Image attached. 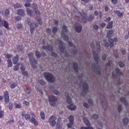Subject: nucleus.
I'll list each match as a JSON object with an SVG mask.
<instances>
[{
  "label": "nucleus",
  "mask_w": 129,
  "mask_h": 129,
  "mask_svg": "<svg viewBox=\"0 0 129 129\" xmlns=\"http://www.w3.org/2000/svg\"><path fill=\"white\" fill-rule=\"evenodd\" d=\"M76 17L79 22H82V23H86L87 21L91 22L94 19V16L93 15H90L87 19V15L84 12L82 13L79 12V15H76Z\"/></svg>",
  "instance_id": "f257e3e1"
},
{
  "label": "nucleus",
  "mask_w": 129,
  "mask_h": 129,
  "mask_svg": "<svg viewBox=\"0 0 129 129\" xmlns=\"http://www.w3.org/2000/svg\"><path fill=\"white\" fill-rule=\"evenodd\" d=\"M93 55L96 63H93L92 66L95 70L97 71V74H98V75H100V74H101V72L100 71V66H99V64H98V60L99 58L98 57V55H97V53H96L95 51H93Z\"/></svg>",
  "instance_id": "f03ea898"
},
{
  "label": "nucleus",
  "mask_w": 129,
  "mask_h": 129,
  "mask_svg": "<svg viewBox=\"0 0 129 129\" xmlns=\"http://www.w3.org/2000/svg\"><path fill=\"white\" fill-rule=\"evenodd\" d=\"M65 96L67 98V104L70 105L68 106V108L70 109V110H75L76 106L72 103V99L69 97V93L66 92Z\"/></svg>",
  "instance_id": "7ed1b4c3"
},
{
  "label": "nucleus",
  "mask_w": 129,
  "mask_h": 129,
  "mask_svg": "<svg viewBox=\"0 0 129 129\" xmlns=\"http://www.w3.org/2000/svg\"><path fill=\"white\" fill-rule=\"evenodd\" d=\"M113 34V30H110L107 32L106 37L108 38L109 43H110V47L112 48L113 47V42H117V38L115 37L112 39L111 38V35Z\"/></svg>",
  "instance_id": "20e7f679"
},
{
  "label": "nucleus",
  "mask_w": 129,
  "mask_h": 129,
  "mask_svg": "<svg viewBox=\"0 0 129 129\" xmlns=\"http://www.w3.org/2000/svg\"><path fill=\"white\" fill-rule=\"evenodd\" d=\"M28 57L29 58V60L30 61V64L31 65V67L33 68V69H35L36 68V64L38 63V60L36 59L35 57H34V54L32 52H30L28 54Z\"/></svg>",
  "instance_id": "39448f33"
},
{
  "label": "nucleus",
  "mask_w": 129,
  "mask_h": 129,
  "mask_svg": "<svg viewBox=\"0 0 129 129\" xmlns=\"http://www.w3.org/2000/svg\"><path fill=\"white\" fill-rule=\"evenodd\" d=\"M43 76L46 79V80L48 81V82H50V83H52L56 81V78H55V77H54V75H52V74L50 73H47V72L44 73Z\"/></svg>",
  "instance_id": "423d86ee"
},
{
  "label": "nucleus",
  "mask_w": 129,
  "mask_h": 129,
  "mask_svg": "<svg viewBox=\"0 0 129 129\" xmlns=\"http://www.w3.org/2000/svg\"><path fill=\"white\" fill-rule=\"evenodd\" d=\"M62 30L61 33V37H63L64 41L68 42L69 40V37L68 35H66L65 33H68V29H67V26L66 25H63L62 27Z\"/></svg>",
  "instance_id": "0eeeda50"
},
{
  "label": "nucleus",
  "mask_w": 129,
  "mask_h": 129,
  "mask_svg": "<svg viewBox=\"0 0 129 129\" xmlns=\"http://www.w3.org/2000/svg\"><path fill=\"white\" fill-rule=\"evenodd\" d=\"M89 89V87L88 86V84L86 82H84L83 84V91L81 92V95L84 96L87 94L88 90Z\"/></svg>",
  "instance_id": "6e6552de"
},
{
  "label": "nucleus",
  "mask_w": 129,
  "mask_h": 129,
  "mask_svg": "<svg viewBox=\"0 0 129 129\" xmlns=\"http://www.w3.org/2000/svg\"><path fill=\"white\" fill-rule=\"evenodd\" d=\"M48 99L50 101L49 104L51 106H55V105H56V102L57 100H58L57 97L54 96H50L48 97Z\"/></svg>",
  "instance_id": "1a4fd4ad"
},
{
  "label": "nucleus",
  "mask_w": 129,
  "mask_h": 129,
  "mask_svg": "<svg viewBox=\"0 0 129 129\" xmlns=\"http://www.w3.org/2000/svg\"><path fill=\"white\" fill-rule=\"evenodd\" d=\"M56 119L57 118L54 116H51L49 118L48 122L51 126H54V125H56V123H57V122L56 121Z\"/></svg>",
  "instance_id": "9d476101"
},
{
  "label": "nucleus",
  "mask_w": 129,
  "mask_h": 129,
  "mask_svg": "<svg viewBox=\"0 0 129 129\" xmlns=\"http://www.w3.org/2000/svg\"><path fill=\"white\" fill-rule=\"evenodd\" d=\"M0 26L5 27L6 30H10V27H9V23L6 21H4L0 19Z\"/></svg>",
  "instance_id": "9b49d317"
},
{
  "label": "nucleus",
  "mask_w": 129,
  "mask_h": 129,
  "mask_svg": "<svg viewBox=\"0 0 129 129\" xmlns=\"http://www.w3.org/2000/svg\"><path fill=\"white\" fill-rule=\"evenodd\" d=\"M27 22L28 26L30 27V33L33 34L35 32V26L33 25V24L31 22V19L30 18H27Z\"/></svg>",
  "instance_id": "f8f14e48"
},
{
  "label": "nucleus",
  "mask_w": 129,
  "mask_h": 129,
  "mask_svg": "<svg viewBox=\"0 0 129 129\" xmlns=\"http://www.w3.org/2000/svg\"><path fill=\"white\" fill-rule=\"evenodd\" d=\"M5 102L6 104L10 103V96L9 95V92L6 91L4 93Z\"/></svg>",
  "instance_id": "ddd939ff"
},
{
  "label": "nucleus",
  "mask_w": 129,
  "mask_h": 129,
  "mask_svg": "<svg viewBox=\"0 0 129 129\" xmlns=\"http://www.w3.org/2000/svg\"><path fill=\"white\" fill-rule=\"evenodd\" d=\"M74 28L77 33H81V31H82V26L78 23H76V25H74Z\"/></svg>",
  "instance_id": "4468645a"
},
{
  "label": "nucleus",
  "mask_w": 129,
  "mask_h": 129,
  "mask_svg": "<svg viewBox=\"0 0 129 129\" xmlns=\"http://www.w3.org/2000/svg\"><path fill=\"white\" fill-rule=\"evenodd\" d=\"M58 44H59L60 46H58V48L60 49V51L61 53H64V52H65V47L64 46H63V41H61V40H58Z\"/></svg>",
  "instance_id": "2eb2a0df"
},
{
  "label": "nucleus",
  "mask_w": 129,
  "mask_h": 129,
  "mask_svg": "<svg viewBox=\"0 0 129 129\" xmlns=\"http://www.w3.org/2000/svg\"><path fill=\"white\" fill-rule=\"evenodd\" d=\"M17 13L18 16H20L21 17H24L25 15V10L22 9L17 10Z\"/></svg>",
  "instance_id": "dca6fc26"
},
{
  "label": "nucleus",
  "mask_w": 129,
  "mask_h": 129,
  "mask_svg": "<svg viewBox=\"0 0 129 129\" xmlns=\"http://www.w3.org/2000/svg\"><path fill=\"white\" fill-rule=\"evenodd\" d=\"M42 48L44 50H48V51H52L53 50V46L52 45L45 46L43 45Z\"/></svg>",
  "instance_id": "f3484780"
},
{
  "label": "nucleus",
  "mask_w": 129,
  "mask_h": 129,
  "mask_svg": "<svg viewBox=\"0 0 129 129\" xmlns=\"http://www.w3.org/2000/svg\"><path fill=\"white\" fill-rule=\"evenodd\" d=\"M120 101L124 103L125 106H127V105H128V103H127V101L125 99V98L123 97H122L120 98Z\"/></svg>",
  "instance_id": "a211bd4d"
},
{
  "label": "nucleus",
  "mask_w": 129,
  "mask_h": 129,
  "mask_svg": "<svg viewBox=\"0 0 129 129\" xmlns=\"http://www.w3.org/2000/svg\"><path fill=\"white\" fill-rule=\"evenodd\" d=\"M12 60L13 61V64H17L19 61V55L17 54L16 56H14L12 58Z\"/></svg>",
  "instance_id": "6ab92c4d"
},
{
  "label": "nucleus",
  "mask_w": 129,
  "mask_h": 129,
  "mask_svg": "<svg viewBox=\"0 0 129 129\" xmlns=\"http://www.w3.org/2000/svg\"><path fill=\"white\" fill-rule=\"evenodd\" d=\"M30 121L31 122H32L34 125H38V121H37V120L35 118V117H33L31 118L30 119Z\"/></svg>",
  "instance_id": "aec40b11"
},
{
  "label": "nucleus",
  "mask_w": 129,
  "mask_h": 129,
  "mask_svg": "<svg viewBox=\"0 0 129 129\" xmlns=\"http://www.w3.org/2000/svg\"><path fill=\"white\" fill-rule=\"evenodd\" d=\"M73 70L76 72V73H77V72H78V64H77V63H73Z\"/></svg>",
  "instance_id": "412c9836"
},
{
  "label": "nucleus",
  "mask_w": 129,
  "mask_h": 129,
  "mask_svg": "<svg viewBox=\"0 0 129 129\" xmlns=\"http://www.w3.org/2000/svg\"><path fill=\"white\" fill-rule=\"evenodd\" d=\"M26 12L30 17H33V14H34L33 10H31L30 8H27Z\"/></svg>",
  "instance_id": "4be33fe9"
},
{
  "label": "nucleus",
  "mask_w": 129,
  "mask_h": 129,
  "mask_svg": "<svg viewBox=\"0 0 129 129\" xmlns=\"http://www.w3.org/2000/svg\"><path fill=\"white\" fill-rule=\"evenodd\" d=\"M69 122H71L72 123H74V116L72 115H71L68 117Z\"/></svg>",
  "instance_id": "5701e85b"
},
{
  "label": "nucleus",
  "mask_w": 129,
  "mask_h": 129,
  "mask_svg": "<svg viewBox=\"0 0 129 129\" xmlns=\"http://www.w3.org/2000/svg\"><path fill=\"white\" fill-rule=\"evenodd\" d=\"M114 13L117 15L118 17L119 18H121L123 16L122 13L120 12V11L118 10H116L114 11Z\"/></svg>",
  "instance_id": "b1692460"
},
{
  "label": "nucleus",
  "mask_w": 129,
  "mask_h": 129,
  "mask_svg": "<svg viewBox=\"0 0 129 129\" xmlns=\"http://www.w3.org/2000/svg\"><path fill=\"white\" fill-rule=\"evenodd\" d=\"M35 56L36 58L39 59V58H41V57H42V54L41 53V52H40V51L36 50L35 51Z\"/></svg>",
  "instance_id": "393cba45"
},
{
  "label": "nucleus",
  "mask_w": 129,
  "mask_h": 129,
  "mask_svg": "<svg viewBox=\"0 0 129 129\" xmlns=\"http://www.w3.org/2000/svg\"><path fill=\"white\" fill-rule=\"evenodd\" d=\"M7 62L8 63V68H9L13 66V62H12V59H8L7 60Z\"/></svg>",
  "instance_id": "a878e982"
},
{
  "label": "nucleus",
  "mask_w": 129,
  "mask_h": 129,
  "mask_svg": "<svg viewBox=\"0 0 129 129\" xmlns=\"http://www.w3.org/2000/svg\"><path fill=\"white\" fill-rule=\"evenodd\" d=\"M9 15H10V9H7L5 12V17L6 19H8Z\"/></svg>",
  "instance_id": "bb28decb"
},
{
  "label": "nucleus",
  "mask_w": 129,
  "mask_h": 129,
  "mask_svg": "<svg viewBox=\"0 0 129 129\" xmlns=\"http://www.w3.org/2000/svg\"><path fill=\"white\" fill-rule=\"evenodd\" d=\"M112 25H113V22L111 21L108 23V24L107 25V29H112Z\"/></svg>",
  "instance_id": "cd10ccee"
},
{
  "label": "nucleus",
  "mask_w": 129,
  "mask_h": 129,
  "mask_svg": "<svg viewBox=\"0 0 129 129\" xmlns=\"http://www.w3.org/2000/svg\"><path fill=\"white\" fill-rule=\"evenodd\" d=\"M22 7L23 6L20 3H17L14 5V9H21Z\"/></svg>",
  "instance_id": "c85d7f7f"
},
{
  "label": "nucleus",
  "mask_w": 129,
  "mask_h": 129,
  "mask_svg": "<svg viewBox=\"0 0 129 129\" xmlns=\"http://www.w3.org/2000/svg\"><path fill=\"white\" fill-rule=\"evenodd\" d=\"M17 86H18V83L17 82L13 83L11 85L10 88L13 89L14 88H16Z\"/></svg>",
  "instance_id": "c756f323"
},
{
  "label": "nucleus",
  "mask_w": 129,
  "mask_h": 129,
  "mask_svg": "<svg viewBox=\"0 0 129 129\" xmlns=\"http://www.w3.org/2000/svg\"><path fill=\"white\" fill-rule=\"evenodd\" d=\"M84 122H85L86 124V125L88 126H89L90 125V123L89 122V120L87 119L86 118H84Z\"/></svg>",
  "instance_id": "7c9ffc66"
},
{
  "label": "nucleus",
  "mask_w": 129,
  "mask_h": 129,
  "mask_svg": "<svg viewBox=\"0 0 129 129\" xmlns=\"http://www.w3.org/2000/svg\"><path fill=\"white\" fill-rule=\"evenodd\" d=\"M19 68H20V63H18L14 68V71H18L19 70Z\"/></svg>",
  "instance_id": "2f4dec72"
},
{
  "label": "nucleus",
  "mask_w": 129,
  "mask_h": 129,
  "mask_svg": "<svg viewBox=\"0 0 129 129\" xmlns=\"http://www.w3.org/2000/svg\"><path fill=\"white\" fill-rule=\"evenodd\" d=\"M123 124H124V125H126V124H127V122H128V118H124L123 119Z\"/></svg>",
  "instance_id": "473e14b6"
},
{
  "label": "nucleus",
  "mask_w": 129,
  "mask_h": 129,
  "mask_svg": "<svg viewBox=\"0 0 129 129\" xmlns=\"http://www.w3.org/2000/svg\"><path fill=\"white\" fill-rule=\"evenodd\" d=\"M96 47L98 49V50L99 51V52H100L101 51V49H100V43H99V42H96Z\"/></svg>",
  "instance_id": "72a5a7b5"
},
{
  "label": "nucleus",
  "mask_w": 129,
  "mask_h": 129,
  "mask_svg": "<svg viewBox=\"0 0 129 129\" xmlns=\"http://www.w3.org/2000/svg\"><path fill=\"white\" fill-rule=\"evenodd\" d=\"M40 116L41 119H45V113L43 111L40 112Z\"/></svg>",
  "instance_id": "f704fd0d"
},
{
  "label": "nucleus",
  "mask_w": 129,
  "mask_h": 129,
  "mask_svg": "<svg viewBox=\"0 0 129 129\" xmlns=\"http://www.w3.org/2000/svg\"><path fill=\"white\" fill-rule=\"evenodd\" d=\"M13 107H14V105H13V103L12 102L9 103V110L10 111L13 110Z\"/></svg>",
  "instance_id": "c9c22d12"
},
{
  "label": "nucleus",
  "mask_w": 129,
  "mask_h": 129,
  "mask_svg": "<svg viewBox=\"0 0 129 129\" xmlns=\"http://www.w3.org/2000/svg\"><path fill=\"white\" fill-rule=\"evenodd\" d=\"M57 31H58V28H57V27H54L52 28L53 34H56V33H57Z\"/></svg>",
  "instance_id": "e433bc0d"
},
{
  "label": "nucleus",
  "mask_w": 129,
  "mask_h": 129,
  "mask_svg": "<svg viewBox=\"0 0 129 129\" xmlns=\"http://www.w3.org/2000/svg\"><path fill=\"white\" fill-rule=\"evenodd\" d=\"M24 6L26 8H29V7H30L31 4H30V3H29V0H27V2L25 3Z\"/></svg>",
  "instance_id": "4c0bfd02"
},
{
  "label": "nucleus",
  "mask_w": 129,
  "mask_h": 129,
  "mask_svg": "<svg viewBox=\"0 0 129 129\" xmlns=\"http://www.w3.org/2000/svg\"><path fill=\"white\" fill-rule=\"evenodd\" d=\"M5 57L7 59H11V58L13 57V55L8 53L6 55Z\"/></svg>",
  "instance_id": "58836bf2"
},
{
  "label": "nucleus",
  "mask_w": 129,
  "mask_h": 129,
  "mask_svg": "<svg viewBox=\"0 0 129 129\" xmlns=\"http://www.w3.org/2000/svg\"><path fill=\"white\" fill-rule=\"evenodd\" d=\"M80 129H93V127H92V126H89V127L82 126L80 127Z\"/></svg>",
  "instance_id": "ea45409f"
},
{
  "label": "nucleus",
  "mask_w": 129,
  "mask_h": 129,
  "mask_svg": "<svg viewBox=\"0 0 129 129\" xmlns=\"http://www.w3.org/2000/svg\"><path fill=\"white\" fill-rule=\"evenodd\" d=\"M24 117L26 119H30V118H31V115H30V114H25Z\"/></svg>",
  "instance_id": "a19ab883"
},
{
  "label": "nucleus",
  "mask_w": 129,
  "mask_h": 129,
  "mask_svg": "<svg viewBox=\"0 0 129 129\" xmlns=\"http://www.w3.org/2000/svg\"><path fill=\"white\" fill-rule=\"evenodd\" d=\"M22 20V17L20 16H16L15 17L16 22H19V21H21Z\"/></svg>",
  "instance_id": "79ce46f5"
},
{
  "label": "nucleus",
  "mask_w": 129,
  "mask_h": 129,
  "mask_svg": "<svg viewBox=\"0 0 129 129\" xmlns=\"http://www.w3.org/2000/svg\"><path fill=\"white\" fill-rule=\"evenodd\" d=\"M111 3L113 5H117V3H118V0H111Z\"/></svg>",
  "instance_id": "37998d69"
},
{
  "label": "nucleus",
  "mask_w": 129,
  "mask_h": 129,
  "mask_svg": "<svg viewBox=\"0 0 129 129\" xmlns=\"http://www.w3.org/2000/svg\"><path fill=\"white\" fill-rule=\"evenodd\" d=\"M5 114V112L3 110L0 111V118H3V117L4 116Z\"/></svg>",
  "instance_id": "c03bdc74"
},
{
  "label": "nucleus",
  "mask_w": 129,
  "mask_h": 129,
  "mask_svg": "<svg viewBox=\"0 0 129 129\" xmlns=\"http://www.w3.org/2000/svg\"><path fill=\"white\" fill-rule=\"evenodd\" d=\"M39 83L40 84V85H42V86H43V85H45V82L43 80H39Z\"/></svg>",
  "instance_id": "a18cd8bd"
},
{
  "label": "nucleus",
  "mask_w": 129,
  "mask_h": 129,
  "mask_svg": "<svg viewBox=\"0 0 129 129\" xmlns=\"http://www.w3.org/2000/svg\"><path fill=\"white\" fill-rule=\"evenodd\" d=\"M56 127L58 129H62V125L61 124H60V123H57L56 124Z\"/></svg>",
  "instance_id": "49530a36"
},
{
  "label": "nucleus",
  "mask_w": 129,
  "mask_h": 129,
  "mask_svg": "<svg viewBox=\"0 0 129 129\" xmlns=\"http://www.w3.org/2000/svg\"><path fill=\"white\" fill-rule=\"evenodd\" d=\"M118 65L120 67H122L123 68L124 67V63H123L121 61H119L118 62Z\"/></svg>",
  "instance_id": "de8ad7c7"
},
{
  "label": "nucleus",
  "mask_w": 129,
  "mask_h": 129,
  "mask_svg": "<svg viewBox=\"0 0 129 129\" xmlns=\"http://www.w3.org/2000/svg\"><path fill=\"white\" fill-rule=\"evenodd\" d=\"M53 93L55 95H59V94H60V92H59V91H58L57 90H55L53 91Z\"/></svg>",
  "instance_id": "09e8293b"
},
{
  "label": "nucleus",
  "mask_w": 129,
  "mask_h": 129,
  "mask_svg": "<svg viewBox=\"0 0 129 129\" xmlns=\"http://www.w3.org/2000/svg\"><path fill=\"white\" fill-rule=\"evenodd\" d=\"M36 20L37 21V22H38L39 25H41L42 24V20H41L40 17H38V18H36Z\"/></svg>",
  "instance_id": "8fccbe9b"
},
{
  "label": "nucleus",
  "mask_w": 129,
  "mask_h": 129,
  "mask_svg": "<svg viewBox=\"0 0 129 129\" xmlns=\"http://www.w3.org/2000/svg\"><path fill=\"white\" fill-rule=\"evenodd\" d=\"M74 123H68V127H69V128H72V125H73Z\"/></svg>",
  "instance_id": "3c124183"
},
{
  "label": "nucleus",
  "mask_w": 129,
  "mask_h": 129,
  "mask_svg": "<svg viewBox=\"0 0 129 129\" xmlns=\"http://www.w3.org/2000/svg\"><path fill=\"white\" fill-rule=\"evenodd\" d=\"M92 118H94V119H97L98 118V115L94 114L92 115Z\"/></svg>",
  "instance_id": "603ef678"
},
{
  "label": "nucleus",
  "mask_w": 129,
  "mask_h": 129,
  "mask_svg": "<svg viewBox=\"0 0 129 129\" xmlns=\"http://www.w3.org/2000/svg\"><path fill=\"white\" fill-rule=\"evenodd\" d=\"M17 27L18 29H22L23 28V25L21 24L18 23L17 24Z\"/></svg>",
  "instance_id": "864d4df0"
},
{
  "label": "nucleus",
  "mask_w": 129,
  "mask_h": 129,
  "mask_svg": "<svg viewBox=\"0 0 129 129\" xmlns=\"http://www.w3.org/2000/svg\"><path fill=\"white\" fill-rule=\"evenodd\" d=\"M16 108H22V105L21 104H17L15 105Z\"/></svg>",
  "instance_id": "5fc2aeb1"
},
{
  "label": "nucleus",
  "mask_w": 129,
  "mask_h": 129,
  "mask_svg": "<svg viewBox=\"0 0 129 129\" xmlns=\"http://www.w3.org/2000/svg\"><path fill=\"white\" fill-rule=\"evenodd\" d=\"M111 20V18H110V17H108L106 19L104 20V22L106 23H108Z\"/></svg>",
  "instance_id": "6e6d98bb"
},
{
  "label": "nucleus",
  "mask_w": 129,
  "mask_h": 129,
  "mask_svg": "<svg viewBox=\"0 0 129 129\" xmlns=\"http://www.w3.org/2000/svg\"><path fill=\"white\" fill-rule=\"evenodd\" d=\"M111 64H112V61L110 60L108 63H106V66H111Z\"/></svg>",
  "instance_id": "4d7b16f0"
},
{
  "label": "nucleus",
  "mask_w": 129,
  "mask_h": 129,
  "mask_svg": "<svg viewBox=\"0 0 129 129\" xmlns=\"http://www.w3.org/2000/svg\"><path fill=\"white\" fill-rule=\"evenodd\" d=\"M102 59L103 61H105V60H106V55L103 54L102 56Z\"/></svg>",
  "instance_id": "13d9d810"
},
{
  "label": "nucleus",
  "mask_w": 129,
  "mask_h": 129,
  "mask_svg": "<svg viewBox=\"0 0 129 129\" xmlns=\"http://www.w3.org/2000/svg\"><path fill=\"white\" fill-rule=\"evenodd\" d=\"M51 56H52L53 57H57V54L55 52H51Z\"/></svg>",
  "instance_id": "bf43d9fd"
},
{
  "label": "nucleus",
  "mask_w": 129,
  "mask_h": 129,
  "mask_svg": "<svg viewBox=\"0 0 129 129\" xmlns=\"http://www.w3.org/2000/svg\"><path fill=\"white\" fill-rule=\"evenodd\" d=\"M122 109V108L121 107V105H119L118 106V111H119V112H121Z\"/></svg>",
  "instance_id": "052dcab7"
},
{
  "label": "nucleus",
  "mask_w": 129,
  "mask_h": 129,
  "mask_svg": "<svg viewBox=\"0 0 129 129\" xmlns=\"http://www.w3.org/2000/svg\"><path fill=\"white\" fill-rule=\"evenodd\" d=\"M53 22L54 23V25H56V26H58V23H59V21L56 19H53Z\"/></svg>",
  "instance_id": "680f3d73"
},
{
  "label": "nucleus",
  "mask_w": 129,
  "mask_h": 129,
  "mask_svg": "<svg viewBox=\"0 0 129 129\" xmlns=\"http://www.w3.org/2000/svg\"><path fill=\"white\" fill-rule=\"evenodd\" d=\"M35 14H36V15H40L41 13L40 12V11H39L38 9H36L35 10Z\"/></svg>",
  "instance_id": "e2e57ef3"
},
{
  "label": "nucleus",
  "mask_w": 129,
  "mask_h": 129,
  "mask_svg": "<svg viewBox=\"0 0 129 129\" xmlns=\"http://www.w3.org/2000/svg\"><path fill=\"white\" fill-rule=\"evenodd\" d=\"M83 106L86 108H88V107H89V106H88V104L87 103H84Z\"/></svg>",
  "instance_id": "0e129e2a"
},
{
  "label": "nucleus",
  "mask_w": 129,
  "mask_h": 129,
  "mask_svg": "<svg viewBox=\"0 0 129 129\" xmlns=\"http://www.w3.org/2000/svg\"><path fill=\"white\" fill-rule=\"evenodd\" d=\"M23 104H25V105H26V106H29V102H28V101H23Z\"/></svg>",
  "instance_id": "69168bd1"
},
{
  "label": "nucleus",
  "mask_w": 129,
  "mask_h": 129,
  "mask_svg": "<svg viewBox=\"0 0 129 129\" xmlns=\"http://www.w3.org/2000/svg\"><path fill=\"white\" fill-rule=\"evenodd\" d=\"M20 70H21V71H25V70H26V69L25 68V67H24V66H21Z\"/></svg>",
  "instance_id": "338daca9"
},
{
  "label": "nucleus",
  "mask_w": 129,
  "mask_h": 129,
  "mask_svg": "<svg viewBox=\"0 0 129 129\" xmlns=\"http://www.w3.org/2000/svg\"><path fill=\"white\" fill-rule=\"evenodd\" d=\"M93 28L94 30H98V26H97V25H94Z\"/></svg>",
  "instance_id": "774afa93"
}]
</instances>
